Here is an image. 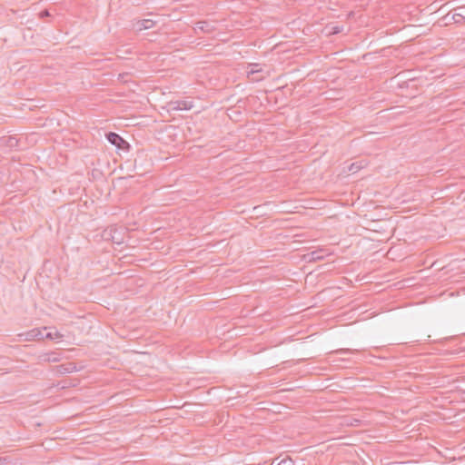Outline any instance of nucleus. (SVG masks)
<instances>
[{
  "label": "nucleus",
  "mask_w": 465,
  "mask_h": 465,
  "mask_svg": "<svg viewBox=\"0 0 465 465\" xmlns=\"http://www.w3.org/2000/svg\"><path fill=\"white\" fill-rule=\"evenodd\" d=\"M292 460H282L279 465H291Z\"/></svg>",
  "instance_id": "f3484780"
},
{
  "label": "nucleus",
  "mask_w": 465,
  "mask_h": 465,
  "mask_svg": "<svg viewBox=\"0 0 465 465\" xmlns=\"http://www.w3.org/2000/svg\"><path fill=\"white\" fill-rule=\"evenodd\" d=\"M156 22L152 19H143L138 20L135 24L136 29L138 31L145 30L153 28L155 25Z\"/></svg>",
  "instance_id": "423d86ee"
},
{
  "label": "nucleus",
  "mask_w": 465,
  "mask_h": 465,
  "mask_svg": "<svg viewBox=\"0 0 465 465\" xmlns=\"http://www.w3.org/2000/svg\"><path fill=\"white\" fill-rule=\"evenodd\" d=\"M250 67H251V69H250V70H259L260 68H262V67L260 66V64H250Z\"/></svg>",
  "instance_id": "dca6fc26"
},
{
  "label": "nucleus",
  "mask_w": 465,
  "mask_h": 465,
  "mask_svg": "<svg viewBox=\"0 0 465 465\" xmlns=\"http://www.w3.org/2000/svg\"><path fill=\"white\" fill-rule=\"evenodd\" d=\"M20 336H25L24 341L44 340L43 331L37 328L20 334Z\"/></svg>",
  "instance_id": "20e7f679"
},
{
  "label": "nucleus",
  "mask_w": 465,
  "mask_h": 465,
  "mask_svg": "<svg viewBox=\"0 0 465 465\" xmlns=\"http://www.w3.org/2000/svg\"><path fill=\"white\" fill-rule=\"evenodd\" d=\"M106 138L109 143H111L113 145H115L118 149L124 150L129 148V143L114 132L107 133Z\"/></svg>",
  "instance_id": "f257e3e1"
},
{
  "label": "nucleus",
  "mask_w": 465,
  "mask_h": 465,
  "mask_svg": "<svg viewBox=\"0 0 465 465\" xmlns=\"http://www.w3.org/2000/svg\"><path fill=\"white\" fill-rule=\"evenodd\" d=\"M169 104L173 110H190L193 106V102L185 100L173 101Z\"/></svg>",
  "instance_id": "7ed1b4c3"
},
{
  "label": "nucleus",
  "mask_w": 465,
  "mask_h": 465,
  "mask_svg": "<svg viewBox=\"0 0 465 465\" xmlns=\"http://www.w3.org/2000/svg\"><path fill=\"white\" fill-rule=\"evenodd\" d=\"M351 353H353V350H351V349H339V350L332 351L331 352V354L341 356V360H344L343 357H345V355L351 354Z\"/></svg>",
  "instance_id": "6e6552de"
},
{
  "label": "nucleus",
  "mask_w": 465,
  "mask_h": 465,
  "mask_svg": "<svg viewBox=\"0 0 465 465\" xmlns=\"http://www.w3.org/2000/svg\"><path fill=\"white\" fill-rule=\"evenodd\" d=\"M340 32H341V29L338 26L333 28V32H332L333 34H338Z\"/></svg>",
  "instance_id": "a211bd4d"
},
{
  "label": "nucleus",
  "mask_w": 465,
  "mask_h": 465,
  "mask_svg": "<svg viewBox=\"0 0 465 465\" xmlns=\"http://www.w3.org/2000/svg\"><path fill=\"white\" fill-rule=\"evenodd\" d=\"M130 74L129 73H122L118 74V80L122 83H127L130 81Z\"/></svg>",
  "instance_id": "9d476101"
},
{
  "label": "nucleus",
  "mask_w": 465,
  "mask_h": 465,
  "mask_svg": "<svg viewBox=\"0 0 465 465\" xmlns=\"http://www.w3.org/2000/svg\"><path fill=\"white\" fill-rule=\"evenodd\" d=\"M194 30L196 33L200 31L204 34H211L216 30V27L213 23L208 21H199L195 24Z\"/></svg>",
  "instance_id": "f03ea898"
},
{
  "label": "nucleus",
  "mask_w": 465,
  "mask_h": 465,
  "mask_svg": "<svg viewBox=\"0 0 465 465\" xmlns=\"http://www.w3.org/2000/svg\"><path fill=\"white\" fill-rule=\"evenodd\" d=\"M50 14L47 10H43L41 13H40V17L44 18V17H46V16H49Z\"/></svg>",
  "instance_id": "2eb2a0df"
},
{
  "label": "nucleus",
  "mask_w": 465,
  "mask_h": 465,
  "mask_svg": "<svg viewBox=\"0 0 465 465\" xmlns=\"http://www.w3.org/2000/svg\"><path fill=\"white\" fill-rule=\"evenodd\" d=\"M322 251L320 250V251H314V252H312L311 253L308 254V257H309V261L312 262V261H318V260H321L323 258V255L321 254Z\"/></svg>",
  "instance_id": "1a4fd4ad"
},
{
  "label": "nucleus",
  "mask_w": 465,
  "mask_h": 465,
  "mask_svg": "<svg viewBox=\"0 0 465 465\" xmlns=\"http://www.w3.org/2000/svg\"><path fill=\"white\" fill-rule=\"evenodd\" d=\"M2 143L9 148H15L18 146L19 140L15 136L3 137Z\"/></svg>",
  "instance_id": "0eeeda50"
},
{
  "label": "nucleus",
  "mask_w": 465,
  "mask_h": 465,
  "mask_svg": "<svg viewBox=\"0 0 465 465\" xmlns=\"http://www.w3.org/2000/svg\"><path fill=\"white\" fill-rule=\"evenodd\" d=\"M247 77L250 80V82H260L262 81L266 75L263 74L262 68H260L259 70H249L247 72Z\"/></svg>",
  "instance_id": "39448f33"
},
{
  "label": "nucleus",
  "mask_w": 465,
  "mask_h": 465,
  "mask_svg": "<svg viewBox=\"0 0 465 465\" xmlns=\"http://www.w3.org/2000/svg\"><path fill=\"white\" fill-rule=\"evenodd\" d=\"M360 168H361V166H360V165H358L356 163H351V166H350V168H349V169H350V171H351V172L355 173V172H357Z\"/></svg>",
  "instance_id": "ddd939ff"
},
{
  "label": "nucleus",
  "mask_w": 465,
  "mask_h": 465,
  "mask_svg": "<svg viewBox=\"0 0 465 465\" xmlns=\"http://www.w3.org/2000/svg\"><path fill=\"white\" fill-rule=\"evenodd\" d=\"M452 20L454 23L460 24L465 20V17L460 14H453Z\"/></svg>",
  "instance_id": "f8f14e48"
},
{
  "label": "nucleus",
  "mask_w": 465,
  "mask_h": 465,
  "mask_svg": "<svg viewBox=\"0 0 465 465\" xmlns=\"http://www.w3.org/2000/svg\"><path fill=\"white\" fill-rule=\"evenodd\" d=\"M8 462V459L6 457H0V465H7Z\"/></svg>",
  "instance_id": "4468645a"
},
{
  "label": "nucleus",
  "mask_w": 465,
  "mask_h": 465,
  "mask_svg": "<svg viewBox=\"0 0 465 465\" xmlns=\"http://www.w3.org/2000/svg\"><path fill=\"white\" fill-rule=\"evenodd\" d=\"M55 338H62V335L58 331L47 332L45 335H44V339L53 340Z\"/></svg>",
  "instance_id": "9b49d317"
}]
</instances>
